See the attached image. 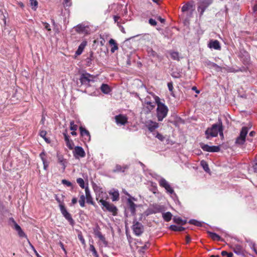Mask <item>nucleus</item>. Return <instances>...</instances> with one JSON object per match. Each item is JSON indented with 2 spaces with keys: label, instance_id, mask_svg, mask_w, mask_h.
<instances>
[{
  "label": "nucleus",
  "instance_id": "nucleus-1",
  "mask_svg": "<svg viewBox=\"0 0 257 257\" xmlns=\"http://www.w3.org/2000/svg\"><path fill=\"white\" fill-rule=\"evenodd\" d=\"M219 133L220 136L223 137L222 123L220 119H218V123L213 124L211 127L208 128L205 131L206 139L217 137Z\"/></svg>",
  "mask_w": 257,
  "mask_h": 257
},
{
  "label": "nucleus",
  "instance_id": "nucleus-2",
  "mask_svg": "<svg viewBox=\"0 0 257 257\" xmlns=\"http://www.w3.org/2000/svg\"><path fill=\"white\" fill-rule=\"evenodd\" d=\"M156 97H158L155 95L154 93H150V95H147L143 101V105L144 109L147 113H149L153 110L156 106Z\"/></svg>",
  "mask_w": 257,
  "mask_h": 257
},
{
  "label": "nucleus",
  "instance_id": "nucleus-3",
  "mask_svg": "<svg viewBox=\"0 0 257 257\" xmlns=\"http://www.w3.org/2000/svg\"><path fill=\"white\" fill-rule=\"evenodd\" d=\"M156 103L157 105V116L159 121H162L163 119L166 117L168 112V107L164 103L160 101L159 97H156Z\"/></svg>",
  "mask_w": 257,
  "mask_h": 257
},
{
  "label": "nucleus",
  "instance_id": "nucleus-4",
  "mask_svg": "<svg viewBox=\"0 0 257 257\" xmlns=\"http://www.w3.org/2000/svg\"><path fill=\"white\" fill-rule=\"evenodd\" d=\"M80 81L82 85L89 86L90 82L94 81V77L87 73H82L81 75Z\"/></svg>",
  "mask_w": 257,
  "mask_h": 257
},
{
  "label": "nucleus",
  "instance_id": "nucleus-5",
  "mask_svg": "<svg viewBox=\"0 0 257 257\" xmlns=\"http://www.w3.org/2000/svg\"><path fill=\"white\" fill-rule=\"evenodd\" d=\"M248 130V128L247 127H242L239 137H238L236 140L235 143L236 144L242 145L244 143Z\"/></svg>",
  "mask_w": 257,
  "mask_h": 257
},
{
  "label": "nucleus",
  "instance_id": "nucleus-6",
  "mask_svg": "<svg viewBox=\"0 0 257 257\" xmlns=\"http://www.w3.org/2000/svg\"><path fill=\"white\" fill-rule=\"evenodd\" d=\"M108 198L107 193L104 192L100 190L96 191V200L101 203V205L103 204V202H106V200Z\"/></svg>",
  "mask_w": 257,
  "mask_h": 257
},
{
  "label": "nucleus",
  "instance_id": "nucleus-7",
  "mask_svg": "<svg viewBox=\"0 0 257 257\" xmlns=\"http://www.w3.org/2000/svg\"><path fill=\"white\" fill-rule=\"evenodd\" d=\"M102 206L103 210H106L112 213L113 215H115L117 213V208L112 204H110L108 202H103V204L101 205Z\"/></svg>",
  "mask_w": 257,
  "mask_h": 257
},
{
  "label": "nucleus",
  "instance_id": "nucleus-8",
  "mask_svg": "<svg viewBox=\"0 0 257 257\" xmlns=\"http://www.w3.org/2000/svg\"><path fill=\"white\" fill-rule=\"evenodd\" d=\"M132 229L134 233L137 236L140 235L144 231L143 225L138 221L134 222Z\"/></svg>",
  "mask_w": 257,
  "mask_h": 257
},
{
  "label": "nucleus",
  "instance_id": "nucleus-9",
  "mask_svg": "<svg viewBox=\"0 0 257 257\" xmlns=\"http://www.w3.org/2000/svg\"><path fill=\"white\" fill-rule=\"evenodd\" d=\"M59 206L62 215L70 222V223L72 225L73 224L74 220L72 219L71 214L67 211L63 205L60 204Z\"/></svg>",
  "mask_w": 257,
  "mask_h": 257
},
{
  "label": "nucleus",
  "instance_id": "nucleus-10",
  "mask_svg": "<svg viewBox=\"0 0 257 257\" xmlns=\"http://www.w3.org/2000/svg\"><path fill=\"white\" fill-rule=\"evenodd\" d=\"M10 220L13 223V228L15 230H16L17 231L19 236L20 237H27L26 234L23 231V230L22 229V228L20 227V226L19 225H18L17 223V222L15 221L14 218H11Z\"/></svg>",
  "mask_w": 257,
  "mask_h": 257
},
{
  "label": "nucleus",
  "instance_id": "nucleus-11",
  "mask_svg": "<svg viewBox=\"0 0 257 257\" xmlns=\"http://www.w3.org/2000/svg\"><path fill=\"white\" fill-rule=\"evenodd\" d=\"M73 155L76 159L83 158L85 156V153L83 149L79 146L75 147L73 151Z\"/></svg>",
  "mask_w": 257,
  "mask_h": 257
},
{
  "label": "nucleus",
  "instance_id": "nucleus-12",
  "mask_svg": "<svg viewBox=\"0 0 257 257\" xmlns=\"http://www.w3.org/2000/svg\"><path fill=\"white\" fill-rule=\"evenodd\" d=\"M94 234L101 240L105 245H107V242L105 240V237L102 234L100 231V228L98 226H96L94 229Z\"/></svg>",
  "mask_w": 257,
  "mask_h": 257
},
{
  "label": "nucleus",
  "instance_id": "nucleus-13",
  "mask_svg": "<svg viewBox=\"0 0 257 257\" xmlns=\"http://www.w3.org/2000/svg\"><path fill=\"white\" fill-rule=\"evenodd\" d=\"M81 136L83 137L84 141L89 142L90 141V135L89 132L82 126L80 128Z\"/></svg>",
  "mask_w": 257,
  "mask_h": 257
},
{
  "label": "nucleus",
  "instance_id": "nucleus-14",
  "mask_svg": "<svg viewBox=\"0 0 257 257\" xmlns=\"http://www.w3.org/2000/svg\"><path fill=\"white\" fill-rule=\"evenodd\" d=\"M115 119L117 124L124 125L127 122V117L122 114L116 115Z\"/></svg>",
  "mask_w": 257,
  "mask_h": 257
},
{
  "label": "nucleus",
  "instance_id": "nucleus-15",
  "mask_svg": "<svg viewBox=\"0 0 257 257\" xmlns=\"http://www.w3.org/2000/svg\"><path fill=\"white\" fill-rule=\"evenodd\" d=\"M64 137V140L66 142V146L70 150H72L74 147V143L72 140H70L69 139V137L67 135V130H65V132L63 133Z\"/></svg>",
  "mask_w": 257,
  "mask_h": 257
},
{
  "label": "nucleus",
  "instance_id": "nucleus-16",
  "mask_svg": "<svg viewBox=\"0 0 257 257\" xmlns=\"http://www.w3.org/2000/svg\"><path fill=\"white\" fill-rule=\"evenodd\" d=\"M146 126L150 132H153L159 127V124L152 120H149L146 122Z\"/></svg>",
  "mask_w": 257,
  "mask_h": 257
},
{
  "label": "nucleus",
  "instance_id": "nucleus-17",
  "mask_svg": "<svg viewBox=\"0 0 257 257\" xmlns=\"http://www.w3.org/2000/svg\"><path fill=\"white\" fill-rule=\"evenodd\" d=\"M208 46L210 49H214L215 50H220L221 46L218 40H210L208 44Z\"/></svg>",
  "mask_w": 257,
  "mask_h": 257
},
{
  "label": "nucleus",
  "instance_id": "nucleus-18",
  "mask_svg": "<svg viewBox=\"0 0 257 257\" xmlns=\"http://www.w3.org/2000/svg\"><path fill=\"white\" fill-rule=\"evenodd\" d=\"M87 27L84 26L83 25H78L75 28V30L79 33L87 34L88 33Z\"/></svg>",
  "mask_w": 257,
  "mask_h": 257
},
{
  "label": "nucleus",
  "instance_id": "nucleus-19",
  "mask_svg": "<svg viewBox=\"0 0 257 257\" xmlns=\"http://www.w3.org/2000/svg\"><path fill=\"white\" fill-rule=\"evenodd\" d=\"M193 11L192 6L189 4H186L184 5L182 8V11L183 13H186L187 15L188 13L192 14Z\"/></svg>",
  "mask_w": 257,
  "mask_h": 257
},
{
  "label": "nucleus",
  "instance_id": "nucleus-20",
  "mask_svg": "<svg viewBox=\"0 0 257 257\" xmlns=\"http://www.w3.org/2000/svg\"><path fill=\"white\" fill-rule=\"evenodd\" d=\"M85 191L87 202L88 203L94 205L93 199L91 196L90 192L88 187L85 188Z\"/></svg>",
  "mask_w": 257,
  "mask_h": 257
},
{
  "label": "nucleus",
  "instance_id": "nucleus-21",
  "mask_svg": "<svg viewBox=\"0 0 257 257\" xmlns=\"http://www.w3.org/2000/svg\"><path fill=\"white\" fill-rule=\"evenodd\" d=\"M127 203L129 206V209L131 212V213L134 215L136 214V205L130 199L127 200Z\"/></svg>",
  "mask_w": 257,
  "mask_h": 257
},
{
  "label": "nucleus",
  "instance_id": "nucleus-22",
  "mask_svg": "<svg viewBox=\"0 0 257 257\" xmlns=\"http://www.w3.org/2000/svg\"><path fill=\"white\" fill-rule=\"evenodd\" d=\"M86 45L87 42L85 41H83L79 46L76 52V54L77 55H80L82 53Z\"/></svg>",
  "mask_w": 257,
  "mask_h": 257
},
{
  "label": "nucleus",
  "instance_id": "nucleus-23",
  "mask_svg": "<svg viewBox=\"0 0 257 257\" xmlns=\"http://www.w3.org/2000/svg\"><path fill=\"white\" fill-rule=\"evenodd\" d=\"M45 156H46V154L44 152H42L40 154V157L41 158V159L43 162V165H44V169L45 170H47L49 164H48V162L46 161V159L45 158Z\"/></svg>",
  "mask_w": 257,
  "mask_h": 257
},
{
  "label": "nucleus",
  "instance_id": "nucleus-24",
  "mask_svg": "<svg viewBox=\"0 0 257 257\" xmlns=\"http://www.w3.org/2000/svg\"><path fill=\"white\" fill-rule=\"evenodd\" d=\"M100 89L104 94H108L111 91L110 87L106 84H102L100 87Z\"/></svg>",
  "mask_w": 257,
  "mask_h": 257
},
{
  "label": "nucleus",
  "instance_id": "nucleus-25",
  "mask_svg": "<svg viewBox=\"0 0 257 257\" xmlns=\"http://www.w3.org/2000/svg\"><path fill=\"white\" fill-rule=\"evenodd\" d=\"M163 219L167 222L170 221L172 217V214L170 212L164 213L162 214Z\"/></svg>",
  "mask_w": 257,
  "mask_h": 257
},
{
  "label": "nucleus",
  "instance_id": "nucleus-26",
  "mask_svg": "<svg viewBox=\"0 0 257 257\" xmlns=\"http://www.w3.org/2000/svg\"><path fill=\"white\" fill-rule=\"evenodd\" d=\"M169 53L171 56V58L173 60L177 61H179L180 60L179 54L178 52L175 51H170Z\"/></svg>",
  "mask_w": 257,
  "mask_h": 257
},
{
  "label": "nucleus",
  "instance_id": "nucleus-27",
  "mask_svg": "<svg viewBox=\"0 0 257 257\" xmlns=\"http://www.w3.org/2000/svg\"><path fill=\"white\" fill-rule=\"evenodd\" d=\"M209 236L214 240H220L221 237L216 233L208 231Z\"/></svg>",
  "mask_w": 257,
  "mask_h": 257
},
{
  "label": "nucleus",
  "instance_id": "nucleus-28",
  "mask_svg": "<svg viewBox=\"0 0 257 257\" xmlns=\"http://www.w3.org/2000/svg\"><path fill=\"white\" fill-rule=\"evenodd\" d=\"M159 183L160 186L164 188L170 185V184L164 178H161L159 180Z\"/></svg>",
  "mask_w": 257,
  "mask_h": 257
},
{
  "label": "nucleus",
  "instance_id": "nucleus-29",
  "mask_svg": "<svg viewBox=\"0 0 257 257\" xmlns=\"http://www.w3.org/2000/svg\"><path fill=\"white\" fill-rule=\"evenodd\" d=\"M234 253L237 254H242L243 253V249L240 245H235L233 248Z\"/></svg>",
  "mask_w": 257,
  "mask_h": 257
},
{
  "label": "nucleus",
  "instance_id": "nucleus-30",
  "mask_svg": "<svg viewBox=\"0 0 257 257\" xmlns=\"http://www.w3.org/2000/svg\"><path fill=\"white\" fill-rule=\"evenodd\" d=\"M109 194L112 196V201H115L119 199V193L117 191H114L112 192H110Z\"/></svg>",
  "mask_w": 257,
  "mask_h": 257
},
{
  "label": "nucleus",
  "instance_id": "nucleus-31",
  "mask_svg": "<svg viewBox=\"0 0 257 257\" xmlns=\"http://www.w3.org/2000/svg\"><path fill=\"white\" fill-rule=\"evenodd\" d=\"M170 228L173 231H183L185 228L183 227L177 226L175 225H171L170 226Z\"/></svg>",
  "mask_w": 257,
  "mask_h": 257
},
{
  "label": "nucleus",
  "instance_id": "nucleus-32",
  "mask_svg": "<svg viewBox=\"0 0 257 257\" xmlns=\"http://www.w3.org/2000/svg\"><path fill=\"white\" fill-rule=\"evenodd\" d=\"M57 157L58 162L61 164V165L63 167V169L64 170L66 167L65 159L62 156L58 155Z\"/></svg>",
  "mask_w": 257,
  "mask_h": 257
},
{
  "label": "nucleus",
  "instance_id": "nucleus-33",
  "mask_svg": "<svg viewBox=\"0 0 257 257\" xmlns=\"http://www.w3.org/2000/svg\"><path fill=\"white\" fill-rule=\"evenodd\" d=\"M128 168V166L126 165L121 166L120 165H116L115 169V171L117 172H124L125 170Z\"/></svg>",
  "mask_w": 257,
  "mask_h": 257
},
{
  "label": "nucleus",
  "instance_id": "nucleus-34",
  "mask_svg": "<svg viewBox=\"0 0 257 257\" xmlns=\"http://www.w3.org/2000/svg\"><path fill=\"white\" fill-rule=\"evenodd\" d=\"M200 164L205 171H206V172H209L210 169L209 168L208 165L205 161H201Z\"/></svg>",
  "mask_w": 257,
  "mask_h": 257
},
{
  "label": "nucleus",
  "instance_id": "nucleus-35",
  "mask_svg": "<svg viewBox=\"0 0 257 257\" xmlns=\"http://www.w3.org/2000/svg\"><path fill=\"white\" fill-rule=\"evenodd\" d=\"M220 151V148L218 146H210L208 152H218Z\"/></svg>",
  "mask_w": 257,
  "mask_h": 257
},
{
  "label": "nucleus",
  "instance_id": "nucleus-36",
  "mask_svg": "<svg viewBox=\"0 0 257 257\" xmlns=\"http://www.w3.org/2000/svg\"><path fill=\"white\" fill-rule=\"evenodd\" d=\"M200 146L204 151L209 152L210 147L209 145L204 144L203 143H200Z\"/></svg>",
  "mask_w": 257,
  "mask_h": 257
},
{
  "label": "nucleus",
  "instance_id": "nucleus-37",
  "mask_svg": "<svg viewBox=\"0 0 257 257\" xmlns=\"http://www.w3.org/2000/svg\"><path fill=\"white\" fill-rule=\"evenodd\" d=\"M174 221L177 224H184L185 221H184L181 218L178 217H174L173 218Z\"/></svg>",
  "mask_w": 257,
  "mask_h": 257
},
{
  "label": "nucleus",
  "instance_id": "nucleus-38",
  "mask_svg": "<svg viewBox=\"0 0 257 257\" xmlns=\"http://www.w3.org/2000/svg\"><path fill=\"white\" fill-rule=\"evenodd\" d=\"M206 8V6H205L204 5H200L198 8V11L200 13V15H202L204 13V11Z\"/></svg>",
  "mask_w": 257,
  "mask_h": 257
},
{
  "label": "nucleus",
  "instance_id": "nucleus-39",
  "mask_svg": "<svg viewBox=\"0 0 257 257\" xmlns=\"http://www.w3.org/2000/svg\"><path fill=\"white\" fill-rule=\"evenodd\" d=\"M77 183L79 185V186L82 188H84L85 185H84V181L83 179L79 178L77 179Z\"/></svg>",
  "mask_w": 257,
  "mask_h": 257
},
{
  "label": "nucleus",
  "instance_id": "nucleus-40",
  "mask_svg": "<svg viewBox=\"0 0 257 257\" xmlns=\"http://www.w3.org/2000/svg\"><path fill=\"white\" fill-rule=\"evenodd\" d=\"M31 6L32 7V9L36 10L38 6V2L37 0H30Z\"/></svg>",
  "mask_w": 257,
  "mask_h": 257
},
{
  "label": "nucleus",
  "instance_id": "nucleus-41",
  "mask_svg": "<svg viewBox=\"0 0 257 257\" xmlns=\"http://www.w3.org/2000/svg\"><path fill=\"white\" fill-rule=\"evenodd\" d=\"M154 209L155 210L152 212V213H157V212H160L162 210V207L161 206L158 205H155L154 206Z\"/></svg>",
  "mask_w": 257,
  "mask_h": 257
},
{
  "label": "nucleus",
  "instance_id": "nucleus-42",
  "mask_svg": "<svg viewBox=\"0 0 257 257\" xmlns=\"http://www.w3.org/2000/svg\"><path fill=\"white\" fill-rule=\"evenodd\" d=\"M165 190H166L167 192L170 194H175L174 191L173 189L171 187V185H169L167 187L165 188Z\"/></svg>",
  "mask_w": 257,
  "mask_h": 257
},
{
  "label": "nucleus",
  "instance_id": "nucleus-43",
  "mask_svg": "<svg viewBox=\"0 0 257 257\" xmlns=\"http://www.w3.org/2000/svg\"><path fill=\"white\" fill-rule=\"evenodd\" d=\"M189 223L191 224H194L196 226H201V222H199L196 220H195V219H192V220H190L189 221Z\"/></svg>",
  "mask_w": 257,
  "mask_h": 257
},
{
  "label": "nucleus",
  "instance_id": "nucleus-44",
  "mask_svg": "<svg viewBox=\"0 0 257 257\" xmlns=\"http://www.w3.org/2000/svg\"><path fill=\"white\" fill-rule=\"evenodd\" d=\"M79 203L81 207H84L85 206V196L83 195L80 196Z\"/></svg>",
  "mask_w": 257,
  "mask_h": 257
},
{
  "label": "nucleus",
  "instance_id": "nucleus-45",
  "mask_svg": "<svg viewBox=\"0 0 257 257\" xmlns=\"http://www.w3.org/2000/svg\"><path fill=\"white\" fill-rule=\"evenodd\" d=\"M77 125L74 123V121L70 122V130L71 131H76L77 130Z\"/></svg>",
  "mask_w": 257,
  "mask_h": 257
},
{
  "label": "nucleus",
  "instance_id": "nucleus-46",
  "mask_svg": "<svg viewBox=\"0 0 257 257\" xmlns=\"http://www.w3.org/2000/svg\"><path fill=\"white\" fill-rule=\"evenodd\" d=\"M155 137L161 141H163L165 139V137L162 134L158 132L156 133Z\"/></svg>",
  "mask_w": 257,
  "mask_h": 257
},
{
  "label": "nucleus",
  "instance_id": "nucleus-47",
  "mask_svg": "<svg viewBox=\"0 0 257 257\" xmlns=\"http://www.w3.org/2000/svg\"><path fill=\"white\" fill-rule=\"evenodd\" d=\"M78 237L79 239L80 240V241L81 242L82 244L84 245H86L85 241V239L83 238L82 235L81 234H79L78 235Z\"/></svg>",
  "mask_w": 257,
  "mask_h": 257
},
{
  "label": "nucleus",
  "instance_id": "nucleus-48",
  "mask_svg": "<svg viewBox=\"0 0 257 257\" xmlns=\"http://www.w3.org/2000/svg\"><path fill=\"white\" fill-rule=\"evenodd\" d=\"M46 134H47V133L45 131H41L40 132V136L42 138H44L46 142H47L48 139L46 138H45Z\"/></svg>",
  "mask_w": 257,
  "mask_h": 257
},
{
  "label": "nucleus",
  "instance_id": "nucleus-49",
  "mask_svg": "<svg viewBox=\"0 0 257 257\" xmlns=\"http://www.w3.org/2000/svg\"><path fill=\"white\" fill-rule=\"evenodd\" d=\"M62 183L68 187H71L72 186V183L70 182L65 179L62 180Z\"/></svg>",
  "mask_w": 257,
  "mask_h": 257
},
{
  "label": "nucleus",
  "instance_id": "nucleus-50",
  "mask_svg": "<svg viewBox=\"0 0 257 257\" xmlns=\"http://www.w3.org/2000/svg\"><path fill=\"white\" fill-rule=\"evenodd\" d=\"M89 250L92 252L93 254H96L97 251L92 244H90Z\"/></svg>",
  "mask_w": 257,
  "mask_h": 257
},
{
  "label": "nucleus",
  "instance_id": "nucleus-51",
  "mask_svg": "<svg viewBox=\"0 0 257 257\" xmlns=\"http://www.w3.org/2000/svg\"><path fill=\"white\" fill-rule=\"evenodd\" d=\"M149 24L153 26H155L157 25V22L155 20L153 19H150L149 20Z\"/></svg>",
  "mask_w": 257,
  "mask_h": 257
},
{
  "label": "nucleus",
  "instance_id": "nucleus-52",
  "mask_svg": "<svg viewBox=\"0 0 257 257\" xmlns=\"http://www.w3.org/2000/svg\"><path fill=\"white\" fill-rule=\"evenodd\" d=\"M71 5L70 0H64V6L65 7H69Z\"/></svg>",
  "mask_w": 257,
  "mask_h": 257
},
{
  "label": "nucleus",
  "instance_id": "nucleus-53",
  "mask_svg": "<svg viewBox=\"0 0 257 257\" xmlns=\"http://www.w3.org/2000/svg\"><path fill=\"white\" fill-rule=\"evenodd\" d=\"M44 26L45 28L48 31H51L50 26V25L47 23H43Z\"/></svg>",
  "mask_w": 257,
  "mask_h": 257
},
{
  "label": "nucleus",
  "instance_id": "nucleus-54",
  "mask_svg": "<svg viewBox=\"0 0 257 257\" xmlns=\"http://www.w3.org/2000/svg\"><path fill=\"white\" fill-rule=\"evenodd\" d=\"M168 87L170 91H172L173 89V86L172 82L168 83Z\"/></svg>",
  "mask_w": 257,
  "mask_h": 257
},
{
  "label": "nucleus",
  "instance_id": "nucleus-55",
  "mask_svg": "<svg viewBox=\"0 0 257 257\" xmlns=\"http://www.w3.org/2000/svg\"><path fill=\"white\" fill-rule=\"evenodd\" d=\"M109 43L112 46L117 45V44L116 43L114 40L112 39H110V40L109 41Z\"/></svg>",
  "mask_w": 257,
  "mask_h": 257
},
{
  "label": "nucleus",
  "instance_id": "nucleus-56",
  "mask_svg": "<svg viewBox=\"0 0 257 257\" xmlns=\"http://www.w3.org/2000/svg\"><path fill=\"white\" fill-rule=\"evenodd\" d=\"M207 65H210L211 67H215V68L219 67L216 64H215L214 63L211 62L210 61H208Z\"/></svg>",
  "mask_w": 257,
  "mask_h": 257
},
{
  "label": "nucleus",
  "instance_id": "nucleus-57",
  "mask_svg": "<svg viewBox=\"0 0 257 257\" xmlns=\"http://www.w3.org/2000/svg\"><path fill=\"white\" fill-rule=\"evenodd\" d=\"M118 49V47H117V45H115V46H112V47L111 48V52L112 53H114L115 52V50H117Z\"/></svg>",
  "mask_w": 257,
  "mask_h": 257
},
{
  "label": "nucleus",
  "instance_id": "nucleus-58",
  "mask_svg": "<svg viewBox=\"0 0 257 257\" xmlns=\"http://www.w3.org/2000/svg\"><path fill=\"white\" fill-rule=\"evenodd\" d=\"M59 244H60L61 248L63 249V250L64 251V252L66 254L67 253V251H66V250L64 246V244H63V243L61 242H60Z\"/></svg>",
  "mask_w": 257,
  "mask_h": 257
},
{
  "label": "nucleus",
  "instance_id": "nucleus-59",
  "mask_svg": "<svg viewBox=\"0 0 257 257\" xmlns=\"http://www.w3.org/2000/svg\"><path fill=\"white\" fill-rule=\"evenodd\" d=\"M253 168L254 172L257 173V159L255 160V162L253 166Z\"/></svg>",
  "mask_w": 257,
  "mask_h": 257
},
{
  "label": "nucleus",
  "instance_id": "nucleus-60",
  "mask_svg": "<svg viewBox=\"0 0 257 257\" xmlns=\"http://www.w3.org/2000/svg\"><path fill=\"white\" fill-rule=\"evenodd\" d=\"M191 241V238L189 236L187 235L186 236V241L187 243H189Z\"/></svg>",
  "mask_w": 257,
  "mask_h": 257
},
{
  "label": "nucleus",
  "instance_id": "nucleus-61",
  "mask_svg": "<svg viewBox=\"0 0 257 257\" xmlns=\"http://www.w3.org/2000/svg\"><path fill=\"white\" fill-rule=\"evenodd\" d=\"M77 202V199L76 198H73L72 199V203L73 204H75Z\"/></svg>",
  "mask_w": 257,
  "mask_h": 257
},
{
  "label": "nucleus",
  "instance_id": "nucleus-62",
  "mask_svg": "<svg viewBox=\"0 0 257 257\" xmlns=\"http://www.w3.org/2000/svg\"><path fill=\"white\" fill-rule=\"evenodd\" d=\"M119 19V17L116 16H114L113 17V19L115 22H116L117 20Z\"/></svg>",
  "mask_w": 257,
  "mask_h": 257
},
{
  "label": "nucleus",
  "instance_id": "nucleus-63",
  "mask_svg": "<svg viewBox=\"0 0 257 257\" xmlns=\"http://www.w3.org/2000/svg\"><path fill=\"white\" fill-rule=\"evenodd\" d=\"M255 133L254 131H251L249 134V136H250V137H253V136H254L255 135Z\"/></svg>",
  "mask_w": 257,
  "mask_h": 257
},
{
  "label": "nucleus",
  "instance_id": "nucleus-64",
  "mask_svg": "<svg viewBox=\"0 0 257 257\" xmlns=\"http://www.w3.org/2000/svg\"><path fill=\"white\" fill-rule=\"evenodd\" d=\"M149 243L148 242H147L144 246H143V249H146L147 248H148L149 247Z\"/></svg>",
  "mask_w": 257,
  "mask_h": 257
}]
</instances>
